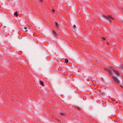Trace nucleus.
I'll return each instance as SVG.
<instances>
[{"label":"nucleus","mask_w":123,"mask_h":123,"mask_svg":"<svg viewBox=\"0 0 123 123\" xmlns=\"http://www.w3.org/2000/svg\"><path fill=\"white\" fill-rule=\"evenodd\" d=\"M102 19L103 18H104L105 19H106L109 20L110 23L111 22V18H112L113 19V18L111 17L110 16H105L104 15H102L101 17Z\"/></svg>","instance_id":"nucleus-1"},{"label":"nucleus","mask_w":123,"mask_h":123,"mask_svg":"<svg viewBox=\"0 0 123 123\" xmlns=\"http://www.w3.org/2000/svg\"><path fill=\"white\" fill-rule=\"evenodd\" d=\"M112 78L115 82L117 83H119V81L116 77L113 76H112Z\"/></svg>","instance_id":"nucleus-2"},{"label":"nucleus","mask_w":123,"mask_h":123,"mask_svg":"<svg viewBox=\"0 0 123 123\" xmlns=\"http://www.w3.org/2000/svg\"><path fill=\"white\" fill-rule=\"evenodd\" d=\"M112 70L114 71L115 74L117 75H120L119 73L116 70H114V69H112Z\"/></svg>","instance_id":"nucleus-3"},{"label":"nucleus","mask_w":123,"mask_h":123,"mask_svg":"<svg viewBox=\"0 0 123 123\" xmlns=\"http://www.w3.org/2000/svg\"><path fill=\"white\" fill-rule=\"evenodd\" d=\"M105 70H106V71H108V72L110 73V74H111V75H112V73L111 72V71L110 70H109L108 68H105Z\"/></svg>","instance_id":"nucleus-4"},{"label":"nucleus","mask_w":123,"mask_h":123,"mask_svg":"<svg viewBox=\"0 0 123 123\" xmlns=\"http://www.w3.org/2000/svg\"><path fill=\"white\" fill-rule=\"evenodd\" d=\"M76 26H75V25H74V26L73 27V30L75 31H76Z\"/></svg>","instance_id":"nucleus-5"},{"label":"nucleus","mask_w":123,"mask_h":123,"mask_svg":"<svg viewBox=\"0 0 123 123\" xmlns=\"http://www.w3.org/2000/svg\"><path fill=\"white\" fill-rule=\"evenodd\" d=\"M55 24L56 28L57 29L58 28V24L56 22H55Z\"/></svg>","instance_id":"nucleus-6"},{"label":"nucleus","mask_w":123,"mask_h":123,"mask_svg":"<svg viewBox=\"0 0 123 123\" xmlns=\"http://www.w3.org/2000/svg\"><path fill=\"white\" fill-rule=\"evenodd\" d=\"M40 84L43 86H44L43 82L42 81H40Z\"/></svg>","instance_id":"nucleus-7"},{"label":"nucleus","mask_w":123,"mask_h":123,"mask_svg":"<svg viewBox=\"0 0 123 123\" xmlns=\"http://www.w3.org/2000/svg\"><path fill=\"white\" fill-rule=\"evenodd\" d=\"M53 32L54 35L56 36H57V34H56V33L55 32V31L54 30H53Z\"/></svg>","instance_id":"nucleus-8"},{"label":"nucleus","mask_w":123,"mask_h":123,"mask_svg":"<svg viewBox=\"0 0 123 123\" xmlns=\"http://www.w3.org/2000/svg\"><path fill=\"white\" fill-rule=\"evenodd\" d=\"M14 15H16V16H18V14L17 13V12H16L14 13Z\"/></svg>","instance_id":"nucleus-9"},{"label":"nucleus","mask_w":123,"mask_h":123,"mask_svg":"<svg viewBox=\"0 0 123 123\" xmlns=\"http://www.w3.org/2000/svg\"><path fill=\"white\" fill-rule=\"evenodd\" d=\"M65 62L67 63L68 62V60L67 59H65Z\"/></svg>","instance_id":"nucleus-10"},{"label":"nucleus","mask_w":123,"mask_h":123,"mask_svg":"<svg viewBox=\"0 0 123 123\" xmlns=\"http://www.w3.org/2000/svg\"><path fill=\"white\" fill-rule=\"evenodd\" d=\"M61 114H62V115H65V114H64V113H61Z\"/></svg>","instance_id":"nucleus-11"},{"label":"nucleus","mask_w":123,"mask_h":123,"mask_svg":"<svg viewBox=\"0 0 123 123\" xmlns=\"http://www.w3.org/2000/svg\"><path fill=\"white\" fill-rule=\"evenodd\" d=\"M120 67L121 68H123V65H121Z\"/></svg>","instance_id":"nucleus-12"},{"label":"nucleus","mask_w":123,"mask_h":123,"mask_svg":"<svg viewBox=\"0 0 123 123\" xmlns=\"http://www.w3.org/2000/svg\"><path fill=\"white\" fill-rule=\"evenodd\" d=\"M24 29H27V27H25L24 28Z\"/></svg>","instance_id":"nucleus-13"},{"label":"nucleus","mask_w":123,"mask_h":123,"mask_svg":"<svg viewBox=\"0 0 123 123\" xmlns=\"http://www.w3.org/2000/svg\"><path fill=\"white\" fill-rule=\"evenodd\" d=\"M103 38L104 40H105L106 39H105V37H103Z\"/></svg>","instance_id":"nucleus-14"},{"label":"nucleus","mask_w":123,"mask_h":123,"mask_svg":"<svg viewBox=\"0 0 123 123\" xmlns=\"http://www.w3.org/2000/svg\"><path fill=\"white\" fill-rule=\"evenodd\" d=\"M52 11L53 12H55V10H54L53 9H52Z\"/></svg>","instance_id":"nucleus-15"},{"label":"nucleus","mask_w":123,"mask_h":123,"mask_svg":"<svg viewBox=\"0 0 123 123\" xmlns=\"http://www.w3.org/2000/svg\"><path fill=\"white\" fill-rule=\"evenodd\" d=\"M26 32H27L28 31V30H26V31H25Z\"/></svg>","instance_id":"nucleus-16"},{"label":"nucleus","mask_w":123,"mask_h":123,"mask_svg":"<svg viewBox=\"0 0 123 123\" xmlns=\"http://www.w3.org/2000/svg\"><path fill=\"white\" fill-rule=\"evenodd\" d=\"M40 1L42 2L43 1V0H40Z\"/></svg>","instance_id":"nucleus-17"},{"label":"nucleus","mask_w":123,"mask_h":123,"mask_svg":"<svg viewBox=\"0 0 123 123\" xmlns=\"http://www.w3.org/2000/svg\"><path fill=\"white\" fill-rule=\"evenodd\" d=\"M6 26H4V28H6Z\"/></svg>","instance_id":"nucleus-18"},{"label":"nucleus","mask_w":123,"mask_h":123,"mask_svg":"<svg viewBox=\"0 0 123 123\" xmlns=\"http://www.w3.org/2000/svg\"><path fill=\"white\" fill-rule=\"evenodd\" d=\"M121 86L123 88V86Z\"/></svg>","instance_id":"nucleus-19"}]
</instances>
